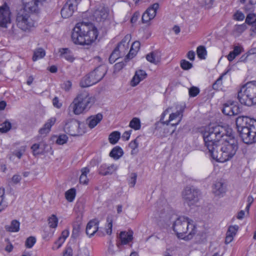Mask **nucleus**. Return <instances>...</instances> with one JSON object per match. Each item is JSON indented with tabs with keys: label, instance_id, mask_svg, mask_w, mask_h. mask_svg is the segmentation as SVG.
<instances>
[{
	"label": "nucleus",
	"instance_id": "obj_3",
	"mask_svg": "<svg viewBox=\"0 0 256 256\" xmlns=\"http://www.w3.org/2000/svg\"><path fill=\"white\" fill-rule=\"evenodd\" d=\"M225 134L224 128L219 125L210 126L206 129L203 138L210 154L218 148V144H220L222 140L226 136Z\"/></svg>",
	"mask_w": 256,
	"mask_h": 256
},
{
	"label": "nucleus",
	"instance_id": "obj_38",
	"mask_svg": "<svg viewBox=\"0 0 256 256\" xmlns=\"http://www.w3.org/2000/svg\"><path fill=\"white\" fill-rule=\"evenodd\" d=\"M45 55L44 50L42 48H38L34 51L32 60L34 62L38 60L44 58Z\"/></svg>",
	"mask_w": 256,
	"mask_h": 256
},
{
	"label": "nucleus",
	"instance_id": "obj_29",
	"mask_svg": "<svg viewBox=\"0 0 256 256\" xmlns=\"http://www.w3.org/2000/svg\"><path fill=\"white\" fill-rule=\"evenodd\" d=\"M59 52H60V56L62 58H65L66 60L71 62L74 61V56L72 52L68 48H60L59 50Z\"/></svg>",
	"mask_w": 256,
	"mask_h": 256
},
{
	"label": "nucleus",
	"instance_id": "obj_51",
	"mask_svg": "<svg viewBox=\"0 0 256 256\" xmlns=\"http://www.w3.org/2000/svg\"><path fill=\"white\" fill-rule=\"evenodd\" d=\"M139 139L140 137L138 136L136 139L132 140L129 144V147L131 149H138V147L139 146Z\"/></svg>",
	"mask_w": 256,
	"mask_h": 256
},
{
	"label": "nucleus",
	"instance_id": "obj_49",
	"mask_svg": "<svg viewBox=\"0 0 256 256\" xmlns=\"http://www.w3.org/2000/svg\"><path fill=\"white\" fill-rule=\"evenodd\" d=\"M180 66L184 70H188L192 68V64L189 62L182 60L180 62Z\"/></svg>",
	"mask_w": 256,
	"mask_h": 256
},
{
	"label": "nucleus",
	"instance_id": "obj_32",
	"mask_svg": "<svg viewBox=\"0 0 256 256\" xmlns=\"http://www.w3.org/2000/svg\"><path fill=\"white\" fill-rule=\"evenodd\" d=\"M238 228L239 227L237 225L230 226L226 232V240H232L236 234Z\"/></svg>",
	"mask_w": 256,
	"mask_h": 256
},
{
	"label": "nucleus",
	"instance_id": "obj_1",
	"mask_svg": "<svg viewBox=\"0 0 256 256\" xmlns=\"http://www.w3.org/2000/svg\"><path fill=\"white\" fill-rule=\"evenodd\" d=\"M98 36V30L92 23L81 22L73 28L72 39L76 44L90 45L95 42Z\"/></svg>",
	"mask_w": 256,
	"mask_h": 256
},
{
	"label": "nucleus",
	"instance_id": "obj_17",
	"mask_svg": "<svg viewBox=\"0 0 256 256\" xmlns=\"http://www.w3.org/2000/svg\"><path fill=\"white\" fill-rule=\"evenodd\" d=\"M98 221L96 220H90L87 224L86 228V234L90 238L95 234L100 236V234L98 231Z\"/></svg>",
	"mask_w": 256,
	"mask_h": 256
},
{
	"label": "nucleus",
	"instance_id": "obj_43",
	"mask_svg": "<svg viewBox=\"0 0 256 256\" xmlns=\"http://www.w3.org/2000/svg\"><path fill=\"white\" fill-rule=\"evenodd\" d=\"M12 128L11 123L8 120L0 124V132L6 133L8 132Z\"/></svg>",
	"mask_w": 256,
	"mask_h": 256
},
{
	"label": "nucleus",
	"instance_id": "obj_19",
	"mask_svg": "<svg viewBox=\"0 0 256 256\" xmlns=\"http://www.w3.org/2000/svg\"><path fill=\"white\" fill-rule=\"evenodd\" d=\"M118 166L115 164H102L98 168V172L102 176H106L112 174L118 170Z\"/></svg>",
	"mask_w": 256,
	"mask_h": 256
},
{
	"label": "nucleus",
	"instance_id": "obj_18",
	"mask_svg": "<svg viewBox=\"0 0 256 256\" xmlns=\"http://www.w3.org/2000/svg\"><path fill=\"white\" fill-rule=\"evenodd\" d=\"M106 74V70L104 66H100L96 68L94 71L89 74L90 78L94 82L95 84L100 81Z\"/></svg>",
	"mask_w": 256,
	"mask_h": 256
},
{
	"label": "nucleus",
	"instance_id": "obj_34",
	"mask_svg": "<svg viewBox=\"0 0 256 256\" xmlns=\"http://www.w3.org/2000/svg\"><path fill=\"white\" fill-rule=\"evenodd\" d=\"M96 84L94 82L92 79L90 74L84 76L80 82V85L82 88H86Z\"/></svg>",
	"mask_w": 256,
	"mask_h": 256
},
{
	"label": "nucleus",
	"instance_id": "obj_54",
	"mask_svg": "<svg viewBox=\"0 0 256 256\" xmlns=\"http://www.w3.org/2000/svg\"><path fill=\"white\" fill-rule=\"evenodd\" d=\"M53 234L54 232L50 228H46L44 230L42 236L44 238H50Z\"/></svg>",
	"mask_w": 256,
	"mask_h": 256
},
{
	"label": "nucleus",
	"instance_id": "obj_14",
	"mask_svg": "<svg viewBox=\"0 0 256 256\" xmlns=\"http://www.w3.org/2000/svg\"><path fill=\"white\" fill-rule=\"evenodd\" d=\"M40 0H22L24 8L26 12L31 13L37 12L39 10Z\"/></svg>",
	"mask_w": 256,
	"mask_h": 256
},
{
	"label": "nucleus",
	"instance_id": "obj_16",
	"mask_svg": "<svg viewBox=\"0 0 256 256\" xmlns=\"http://www.w3.org/2000/svg\"><path fill=\"white\" fill-rule=\"evenodd\" d=\"M108 10L107 8L100 6L94 12V18L96 22H101L105 20L108 16Z\"/></svg>",
	"mask_w": 256,
	"mask_h": 256
},
{
	"label": "nucleus",
	"instance_id": "obj_21",
	"mask_svg": "<svg viewBox=\"0 0 256 256\" xmlns=\"http://www.w3.org/2000/svg\"><path fill=\"white\" fill-rule=\"evenodd\" d=\"M56 119L52 117L46 122L43 126L39 130V134L42 136H46L50 131L51 128L56 123Z\"/></svg>",
	"mask_w": 256,
	"mask_h": 256
},
{
	"label": "nucleus",
	"instance_id": "obj_20",
	"mask_svg": "<svg viewBox=\"0 0 256 256\" xmlns=\"http://www.w3.org/2000/svg\"><path fill=\"white\" fill-rule=\"evenodd\" d=\"M56 119L52 117L46 122L43 126L39 130V134L42 136H46L50 131L51 128L56 123Z\"/></svg>",
	"mask_w": 256,
	"mask_h": 256
},
{
	"label": "nucleus",
	"instance_id": "obj_61",
	"mask_svg": "<svg viewBox=\"0 0 256 256\" xmlns=\"http://www.w3.org/2000/svg\"><path fill=\"white\" fill-rule=\"evenodd\" d=\"M137 175L136 173L131 174L130 180V184L132 187H134L136 183Z\"/></svg>",
	"mask_w": 256,
	"mask_h": 256
},
{
	"label": "nucleus",
	"instance_id": "obj_46",
	"mask_svg": "<svg viewBox=\"0 0 256 256\" xmlns=\"http://www.w3.org/2000/svg\"><path fill=\"white\" fill-rule=\"evenodd\" d=\"M230 69L222 73L218 78L213 84L212 88L214 90H218L222 85V80L223 77L230 71Z\"/></svg>",
	"mask_w": 256,
	"mask_h": 256
},
{
	"label": "nucleus",
	"instance_id": "obj_59",
	"mask_svg": "<svg viewBox=\"0 0 256 256\" xmlns=\"http://www.w3.org/2000/svg\"><path fill=\"white\" fill-rule=\"evenodd\" d=\"M234 18L236 20H242L244 18V15L242 12L238 11L234 14Z\"/></svg>",
	"mask_w": 256,
	"mask_h": 256
},
{
	"label": "nucleus",
	"instance_id": "obj_5",
	"mask_svg": "<svg viewBox=\"0 0 256 256\" xmlns=\"http://www.w3.org/2000/svg\"><path fill=\"white\" fill-rule=\"evenodd\" d=\"M95 102V98L86 90L80 92L70 105L74 114L79 115L89 110Z\"/></svg>",
	"mask_w": 256,
	"mask_h": 256
},
{
	"label": "nucleus",
	"instance_id": "obj_40",
	"mask_svg": "<svg viewBox=\"0 0 256 256\" xmlns=\"http://www.w3.org/2000/svg\"><path fill=\"white\" fill-rule=\"evenodd\" d=\"M158 8V4L155 3L148 8L146 12L150 16V18H154L156 15V10Z\"/></svg>",
	"mask_w": 256,
	"mask_h": 256
},
{
	"label": "nucleus",
	"instance_id": "obj_62",
	"mask_svg": "<svg viewBox=\"0 0 256 256\" xmlns=\"http://www.w3.org/2000/svg\"><path fill=\"white\" fill-rule=\"evenodd\" d=\"M231 112H231L232 116L236 115V114H238L239 112H240V110L239 107L238 106L235 105L234 104H232V111Z\"/></svg>",
	"mask_w": 256,
	"mask_h": 256
},
{
	"label": "nucleus",
	"instance_id": "obj_22",
	"mask_svg": "<svg viewBox=\"0 0 256 256\" xmlns=\"http://www.w3.org/2000/svg\"><path fill=\"white\" fill-rule=\"evenodd\" d=\"M56 119L52 117L46 122L43 126L39 130V134L42 136H46L50 131L51 128L56 123Z\"/></svg>",
	"mask_w": 256,
	"mask_h": 256
},
{
	"label": "nucleus",
	"instance_id": "obj_47",
	"mask_svg": "<svg viewBox=\"0 0 256 256\" xmlns=\"http://www.w3.org/2000/svg\"><path fill=\"white\" fill-rule=\"evenodd\" d=\"M121 52L120 50L116 48L109 58V61L110 63L112 64L119 58V53Z\"/></svg>",
	"mask_w": 256,
	"mask_h": 256
},
{
	"label": "nucleus",
	"instance_id": "obj_26",
	"mask_svg": "<svg viewBox=\"0 0 256 256\" xmlns=\"http://www.w3.org/2000/svg\"><path fill=\"white\" fill-rule=\"evenodd\" d=\"M103 116L100 113L91 116L86 119V124H88L90 128H93L100 122Z\"/></svg>",
	"mask_w": 256,
	"mask_h": 256
},
{
	"label": "nucleus",
	"instance_id": "obj_10",
	"mask_svg": "<svg viewBox=\"0 0 256 256\" xmlns=\"http://www.w3.org/2000/svg\"><path fill=\"white\" fill-rule=\"evenodd\" d=\"M76 0H68L61 10L62 16L64 18L71 16L77 6Z\"/></svg>",
	"mask_w": 256,
	"mask_h": 256
},
{
	"label": "nucleus",
	"instance_id": "obj_6",
	"mask_svg": "<svg viewBox=\"0 0 256 256\" xmlns=\"http://www.w3.org/2000/svg\"><path fill=\"white\" fill-rule=\"evenodd\" d=\"M18 26L24 31L30 30L34 26L35 22L30 15L24 10H20L17 14L16 18Z\"/></svg>",
	"mask_w": 256,
	"mask_h": 256
},
{
	"label": "nucleus",
	"instance_id": "obj_31",
	"mask_svg": "<svg viewBox=\"0 0 256 256\" xmlns=\"http://www.w3.org/2000/svg\"><path fill=\"white\" fill-rule=\"evenodd\" d=\"M130 39V36L126 35L124 39L120 42L117 46V48L119 49L120 52H124L125 50L128 48V42Z\"/></svg>",
	"mask_w": 256,
	"mask_h": 256
},
{
	"label": "nucleus",
	"instance_id": "obj_48",
	"mask_svg": "<svg viewBox=\"0 0 256 256\" xmlns=\"http://www.w3.org/2000/svg\"><path fill=\"white\" fill-rule=\"evenodd\" d=\"M232 104H234V102H231L230 104L227 102L224 104V107L222 109V112L224 114L228 116H232L231 111Z\"/></svg>",
	"mask_w": 256,
	"mask_h": 256
},
{
	"label": "nucleus",
	"instance_id": "obj_25",
	"mask_svg": "<svg viewBox=\"0 0 256 256\" xmlns=\"http://www.w3.org/2000/svg\"><path fill=\"white\" fill-rule=\"evenodd\" d=\"M146 72L144 70H136L131 80V86H137L140 81L146 78Z\"/></svg>",
	"mask_w": 256,
	"mask_h": 256
},
{
	"label": "nucleus",
	"instance_id": "obj_44",
	"mask_svg": "<svg viewBox=\"0 0 256 256\" xmlns=\"http://www.w3.org/2000/svg\"><path fill=\"white\" fill-rule=\"evenodd\" d=\"M198 56L201 60L206 58L207 52L206 48L203 46H198L196 49Z\"/></svg>",
	"mask_w": 256,
	"mask_h": 256
},
{
	"label": "nucleus",
	"instance_id": "obj_9",
	"mask_svg": "<svg viewBox=\"0 0 256 256\" xmlns=\"http://www.w3.org/2000/svg\"><path fill=\"white\" fill-rule=\"evenodd\" d=\"M200 193L194 187L186 186L182 192V198L188 206L195 204L198 201Z\"/></svg>",
	"mask_w": 256,
	"mask_h": 256
},
{
	"label": "nucleus",
	"instance_id": "obj_30",
	"mask_svg": "<svg viewBox=\"0 0 256 256\" xmlns=\"http://www.w3.org/2000/svg\"><path fill=\"white\" fill-rule=\"evenodd\" d=\"M124 154L122 148L118 146L114 148L110 153V156L114 159L118 160Z\"/></svg>",
	"mask_w": 256,
	"mask_h": 256
},
{
	"label": "nucleus",
	"instance_id": "obj_55",
	"mask_svg": "<svg viewBox=\"0 0 256 256\" xmlns=\"http://www.w3.org/2000/svg\"><path fill=\"white\" fill-rule=\"evenodd\" d=\"M80 230V226L79 224H76L73 227V230L72 236L74 238H76L78 236Z\"/></svg>",
	"mask_w": 256,
	"mask_h": 256
},
{
	"label": "nucleus",
	"instance_id": "obj_58",
	"mask_svg": "<svg viewBox=\"0 0 256 256\" xmlns=\"http://www.w3.org/2000/svg\"><path fill=\"white\" fill-rule=\"evenodd\" d=\"M138 52V50H136L133 49V48H130L128 54L126 56V59H132L136 54Z\"/></svg>",
	"mask_w": 256,
	"mask_h": 256
},
{
	"label": "nucleus",
	"instance_id": "obj_56",
	"mask_svg": "<svg viewBox=\"0 0 256 256\" xmlns=\"http://www.w3.org/2000/svg\"><path fill=\"white\" fill-rule=\"evenodd\" d=\"M246 29V26L244 24L240 25H236L235 26L234 30L236 32L241 34Z\"/></svg>",
	"mask_w": 256,
	"mask_h": 256
},
{
	"label": "nucleus",
	"instance_id": "obj_33",
	"mask_svg": "<svg viewBox=\"0 0 256 256\" xmlns=\"http://www.w3.org/2000/svg\"><path fill=\"white\" fill-rule=\"evenodd\" d=\"M6 230L9 232H17L20 230V222L16 220H12L10 224L6 225Z\"/></svg>",
	"mask_w": 256,
	"mask_h": 256
},
{
	"label": "nucleus",
	"instance_id": "obj_7",
	"mask_svg": "<svg viewBox=\"0 0 256 256\" xmlns=\"http://www.w3.org/2000/svg\"><path fill=\"white\" fill-rule=\"evenodd\" d=\"M238 132L244 143L252 144L256 142V124H250V126L242 128Z\"/></svg>",
	"mask_w": 256,
	"mask_h": 256
},
{
	"label": "nucleus",
	"instance_id": "obj_13",
	"mask_svg": "<svg viewBox=\"0 0 256 256\" xmlns=\"http://www.w3.org/2000/svg\"><path fill=\"white\" fill-rule=\"evenodd\" d=\"M184 108H180L175 112L170 114L168 120L164 122L166 125L170 124L172 126H176L178 124L181 122L183 116Z\"/></svg>",
	"mask_w": 256,
	"mask_h": 256
},
{
	"label": "nucleus",
	"instance_id": "obj_35",
	"mask_svg": "<svg viewBox=\"0 0 256 256\" xmlns=\"http://www.w3.org/2000/svg\"><path fill=\"white\" fill-rule=\"evenodd\" d=\"M134 232L132 230L122 231L119 234L120 240H132Z\"/></svg>",
	"mask_w": 256,
	"mask_h": 256
},
{
	"label": "nucleus",
	"instance_id": "obj_28",
	"mask_svg": "<svg viewBox=\"0 0 256 256\" xmlns=\"http://www.w3.org/2000/svg\"><path fill=\"white\" fill-rule=\"evenodd\" d=\"M146 58L149 62L154 64H158L161 60V54L158 51H154L146 56Z\"/></svg>",
	"mask_w": 256,
	"mask_h": 256
},
{
	"label": "nucleus",
	"instance_id": "obj_27",
	"mask_svg": "<svg viewBox=\"0 0 256 256\" xmlns=\"http://www.w3.org/2000/svg\"><path fill=\"white\" fill-rule=\"evenodd\" d=\"M212 192L216 196H222L226 192V187L221 182H216L212 186Z\"/></svg>",
	"mask_w": 256,
	"mask_h": 256
},
{
	"label": "nucleus",
	"instance_id": "obj_4",
	"mask_svg": "<svg viewBox=\"0 0 256 256\" xmlns=\"http://www.w3.org/2000/svg\"><path fill=\"white\" fill-rule=\"evenodd\" d=\"M173 230L178 238L191 239L196 233V227L194 222L186 216H180L174 222Z\"/></svg>",
	"mask_w": 256,
	"mask_h": 256
},
{
	"label": "nucleus",
	"instance_id": "obj_41",
	"mask_svg": "<svg viewBox=\"0 0 256 256\" xmlns=\"http://www.w3.org/2000/svg\"><path fill=\"white\" fill-rule=\"evenodd\" d=\"M48 221L50 228H55L57 227L58 224V218L56 215L54 214L51 215L48 218Z\"/></svg>",
	"mask_w": 256,
	"mask_h": 256
},
{
	"label": "nucleus",
	"instance_id": "obj_63",
	"mask_svg": "<svg viewBox=\"0 0 256 256\" xmlns=\"http://www.w3.org/2000/svg\"><path fill=\"white\" fill-rule=\"evenodd\" d=\"M142 19L143 23H146L153 18H151V17L150 18V16L145 12L142 14Z\"/></svg>",
	"mask_w": 256,
	"mask_h": 256
},
{
	"label": "nucleus",
	"instance_id": "obj_37",
	"mask_svg": "<svg viewBox=\"0 0 256 256\" xmlns=\"http://www.w3.org/2000/svg\"><path fill=\"white\" fill-rule=\"evenodd\" d=\"M82 174L80 177V182L81 184H87L88 182V179L87 178V174L90 172L89 169L86 167L81 170Z\"/></svg>",
	"mask_w": 256,
	"mask_h": 256
},
{
	"label": "nucleus",
	"instance_id": "obj_42",
	"mask_svg": "<svg viewBox=\"0 0 256 256\" xmlns=\"http://www.w3.org/2000/svg\"><path fill=\"white\" fill-rule=\"evenodd\" d=\"M129 126L134 130H138L140 128V121L138 118H134L130 122Z\"/></svg>",
	"mask_w": 256,
	"mask_h": 256
},
{
	"label": "nucleus",
	"instance_id": "obj_12",
	"mask_svg": "<svg viewBox=\"0 0 256 256\" xmlns=\"http://www.w3.org/2000/svg\"><path fill=\"white\" fill-rule=\"evenodd\" d=\"M244 88H240V90L238 92V98L240 102L244 105L246 106H252L253 104H256V98L254 100L251 98L246 92L244 90Z\"/></svg>",
	"mask_w": 256,
	"mask_h": 256
},
{
	"label": "nucleus",
	"instance_id": "obj_39",
	"mask_svg": "<svg viewBox=\"0 0 256 256\" xmlns=\"http://www.w3.org/2000/svg\"><path fill=\"white\" fill-rule=\"evenodd\" d=\"M120 133L118 131L112 132L109 136L108 140L110 144H116L120 138Z\"/></svg>",
	"mask_w": 256,
	"mask_h": 256
},
{
	"label": "nucleus",
	"instance_id": "obj_36",
	"mask_svg": "<svg viewBox=\"0 0 256 256\" xmlns=\"http://www.w3.org/2000/svg\"><path fill=\"white\" fill-rule=\"evenodd\" d=\"M242 48L240 46H235L234 50L230 52L227 56L228 60L230 62H232L234 58L239 55L242 52Z\"/></svg>",
	"mask_w": 256,
	"mask_h": 256
},
{
	"label": "nucleus",
	"instance_id": "obj_57",
	"mask_svg": "<svg viewBox=\"0 0 256 256\" xmlns=\"http://www.w3.org/2000/svg\"><path fill=\"white\" fill-rule=\"evenodd\" d=\"M107 222L108 224V228H106V232L108 234H110L112 232V221L111 218H107Z\"/></svg>",
	"mask_w": 256,
	"mask_h": 256
},
{
	"label": "nucleus",
	"instance_id": "obj_45",
	"mask_svg": "<svg viewBox=\"0 0 256 256\" xmlns=\"http://www.w3.org/2000/svg\"><path fill=\"white\" fill-rule=\"evenodd\" d=\"M66 198L70 202L74 200L76 196V190L74 188H70L66 192Z\"/></svg>",
	"mask_w": 256,
	"mask_h": 256
},
{
	"label": "nucleus",
	"instance_id": "obj_11",
	"mask_svg": "<svg viewBox=\"0 0 256 256\" xmlns=\"http://www.w3.org/2000/svg\"><path fill=\"white\" fill-rule=\"evenodd\" d=\"M10 14L9 7L6 4L0 7V26L6 27L10 22Z\"/></svg>",
	"mask_w": 256,
	"mask_h": 256
},
{
	"label": "nucleus",
	"instance_id": "obj_60",
	"mask_svg": "<svg viewBox=\"0 0 256 256\" xmlns=\"http://www.w3.org/2000/svg\"><path fill=\"white\" fill-rule=\"evenodd\" d=\"M72 84L70 80H67L63 84L62 88L66 91H69L72 88Z\"/></svg>",
	"mask_w": 256,
	"mask_h": 256
},
{
	"label": "nucleus",
	"instance_id": "obj_64",
	"mask_svg": "<svg viewBox=\"0 0 256 256\" xmlns=\"http://www.w3.org/2000/svg\"><path fill=\"white\" fill-rule=\"evenodd\" d=\"M69 231L68 230H64L62 232L61 236L58 238V240H61L62 239L65 240L69 236Z\"/></svg>",
	"mask_w": 256,
	"mask_h": 256
},
{
	"label": "nucleus",
	"instance_id": "obj_15",
	"mask_svg": "<svg viewBox=\"0 0 256 256\" xmlns=\"http://www.w3.org/2000/svg\"><path fill=\"white\" fill-rule=\"evenodd\" d=\"M130 241H109L108 251L113 254L122 250L125 246H131Z\"/></svg>",
	"mask_w": 256,
	"mask_h": 256
},
{
	"label": "nucleus",
	"instance_id": "obj_52",
	"mask_svg": "<svg viewBox=\"0 0 256 256\" xmlns=\"http://www.w3.org/2000/svg\"><path fill=\"white\" fill-rule=\"evenodd\" d=\"M189 95L191 97L196 96L200 92L199 88L196 86H192L189 89Z\"/></svg>",
	"mask_w": 256,
	"mask_h": 256
},
{
	"label": "nucleus",
	"instance_id": "obj_50",
	"mask_svg": "<svg viewBox=\"0 0 256 256\" xmlns=\"http://www.w3.org/2000/svg\"><path fill=\"white\" fill-rule=\"evenodd\" d=\"M256 18V15L254 14L250 13L248 14L246 18V23L248 24H251Z\"/></svg>",
	"mask_w": 256,
	"mask_h": 256
},
{
	"label": "nucleus",
	"instance_id": "obj_53",
	"mask_svg": "<svg viewBox=\"0 0 256 256\" xmlns=\"http://www.w3.org/2000/svg\"><path fill=\"white\" fill-rule=\"evenodd\" d=\"M68 139V138L66 134H62L58 137L56 142L58 144H64L66 142Z\"/></svg>",
	"mask_w": 256,
	"mask_h": 256
},
{
	"label": "nucleus",
	"instance_id": "obj_23",
	"mask_svg": "<svg viewBox=\"0 0 256 256\" xmlns=\"http://www.w3.org/2000/svg\"><path fill=\"white\" fill-rule=\"evenodd\" d=\"M47 144L44 142L33 144L31 146L32 154L36 156L38 155L43 154L45 152V148Z\"/></svg>",
	"mask_w": 256,
	"mask_h": 256
},
{
	"label": "nucleus",
	"instance_id": "obj_8",
	"mask_svg": "<svg viewBox=\"0 0 256 256\" xmlns=\"http://www.w3.org/2000/svg\"><path fill=\"white\" fill-rule=\"evenodd\" d=\"M81 124L77 120L70 119L68 120L64 124V132L72 136H82L85 132L80 128Z\"/></svg>",
	"mask_w": 256,
	"mask_h": 256
},
{
	"label": "nucleus",
	"instance_id": "obj_24",
	"mask_svg": "<svg viewBox=\"0 0 256 256\" xmlns=\"http://www.w3.org/2000/svg\"><path fill=\"white\" fill-rule=\"evenodd\" d=\"M250 96L254 100L256 98V81L248 82L245 85L242 86Z\"/></svg>",
	"mask_w": 256,
	"mask_h": 256
},
{
	"label": "nucleus",
	"instance_id": "obj_2",
	"mask_svg": "<svg viewBox=\"0 0 256 256\" xmlns=\"http://www.w3.org/2000/svg\"><path fill=\"white\" fill-rule=\"evenodd\" d=\"M222 142L218 144V148L214 150L210 154L213 159L217 162H224L229 160L236 154L238 149V142L233 136H226Z\"/></svg>",
	"mask_w": 256,
	"mask_h": 256
}]
</instances>
